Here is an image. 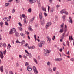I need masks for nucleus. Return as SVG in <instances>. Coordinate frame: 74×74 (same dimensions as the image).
Returning a JSON list of instances; mask_svg holds the SVG:
<instances>
[{
  "label": "nucleus",
  "mask_w": 74,
  "mask_h": 74,
  "mask_svg": "<svg viewBox=\"0 0 74 74\" xmlns=\"http://www.w3.org/2000/svg\"><path fill=\"white\" fill-rule=\"evenodd\" d=\"M39 18L40 19L41 25H44V18H43L42 14L41 12H40L39 14Z\"/></svg>",
  "instance_id": "1"
},
{
  "label": "nucleus",
  "mask_w": 74,
  "mask_h": 74,
  "mask_svg": "<svg viewBox=\"0 0 74 74\" xmlns=\"http://www.w3.org/2000/svg\"><path fill=\"white\" fill-rule=\"evenodd\" d=\"M64 23H62L60 25V28L61 29H60L59 31V33H63V32H64Z\"/></svg>",
  "instance_id": "2"
},
{
  "label": "nucleus",
  "mask_w": 74,
  "mask_h": 74,
  "mask_svg": "<svg viewBox=\"0 0 74 74\" xmlns=\"http://www.w3.org/2000/svg\"><path fill=\"white\" fill-rule=\"evenodd\" d=\"M22 15V17L24 19V25H25L26 26V18H27V17L25 15V14H23Z\"/></svg>",
  "instance_id": "3"
},
{
  "label": "nucleus",
  "mask_w": 74,
  "mask_h": 74,
  "mask_svg": "<svg viewBox=\"0 0 74 74\" xmlns=\"http://www.w3.org/2000/svg\"><path fill=\"white\" fill-rule=\"evenodd\" d=\"M45 41H41L38 43V46L40 48H41V47L45 44Z\"/></svg>",
  "instance_id": "4"
},
{
  "label": "nucleus",
  "mask_w": 74,
  "mask_h": 74,
  "mask_svg": "<svg viewBox=\"0 0 74 74\" xmlns=\"http://www.w3.org/2000/svg\"><path fill=\"white\" fill-rule=\"evenodd\" d=\"M67 31V25H65V27L64 28V32L62 34V37H64L65 36H66V35L65 34Z\"/></svg>",
  "instance_id": "5"
},
{
  "label": "nucleus",
  "mask_w": 74,
  "mask_h": 74,
  "mask_svg": "<svg viewBox=\"0 0 74 74\" xmlns=\"http://www.w3.org/2000/svg\"><path fill=\"white\" fill-rule=\"evenodd\" d=\"M16 32V29L15 28H13L11 29L10 31H9V34H12L13 33H15Z\"/></svg>",
  "instance_id": "6"
},
{
  "label": "nucleus",
  "mask_w": 74,
  "mask_h": 74,
  "mask_svg": "<svg viewBox=\"0 0 74 74\" xmlns=\"http://www.w3.org/2000/svg\"><path fill=\"white\" fill-rule=\"evenodd\" d=\"M44 50L45 51L44 52V53L45 55H48V53L51 52V51L47 49L45 50V49H44Z\"/></svg>",
  "instance_id": "7"
},
{
  "label": "nucleus",
  "mask_w": 74,
  "mask_h": 74,
  "mask_svg": "<svg viewBox=\"0 0 74 74\" xmlns=\"http://www.w3.org/2000/svg\"><path fill=\"white\" fill-rule=\"evenodd\" d=\"M33 69L34 70V71L35 74H38V71H37V70L36 69V68L35 66H33Z\"/></svg>",
  "instance_id": "8"
},
{
  "label": "nucleus",
  "mask_w": 74,
  "mask_h": 74,
  "mask_svg": "<svg viewBox=\"0 0 74 74\" xmlns=\"http://www.w3.org/2000/svg\"><path fill=\"white\" fill-rule=\"evenodd\" d=\"M51 24H52V23L51 22H48L47 23L45 27L46 29H48V27H49V26L50 25H51Z\"/></svg>",
  "instance_id": "9"
},
{
  "label": "nucleus",
  "mask_w": 74,
  "mask_h": 74,
  "mask_svg": "<svg viewBox=\"0 0 74 74\" xmlns=\"http://www.w3.org/2000/svg\"><path fill=\"white\" fill-rule=\"evenodd\" d=\"M46 38L48 42L49 43H51V39L50 37L48 36H47Z\"/></svg>",
  "instance_id": "10"
},
{
  "label": "nucleus",
  "mask_w": 74,
  "mask_h": 74,
  "mask_svg": "<svg viewBox=\"0 0 74 74\" xmlns=\"http://www.w3.org/2000/svg\"><path fill=\"white\" fill-rule=\"evenodd\" d=\"M35 19V17L34 16L32 18H31L30 20L29 21V22L30 23H33V21Z\"/></svg>",
  "instance_id": "11"
},
{
  "label": "nucleus",
  "mask_w": 74,
  "mask_h": 74,
  "mask_svg": "<svg viewBox=\"0 0 74 74\" xmlns=\"http://www.w3.org/2000/svg\"><path fill=\"white\" fill-rule=\"evenodd\" d=\"M27 70H28V71H32V69L31 67H30V66H28L27 68Z\"/></svg>",
  "instance_id": "12"
},
{
  "label": "nucleus",
  "mask_w": 74,
  "mask_h": 74,
  "mask_svg": "<svg viewBox=\"0 0 74 74\" xmlns=\"http://www.w3.org/2000/svg\"><path fill=\"white\" fill-rule=\"evenodd\" d=\"M3 20L5 21H7L9 22L10 21V18L7 17H5L3 18Z\"/></svg>",
  "instance_id": "13"
},
{
  "label": "nucleus",
  "mask_w": 74,
  "mask_h": 74,
  "mask_svg": "<svg viewBox=\"0 0 74 74\" xmlns=\"http://www.w3.org/2000/svg\"><path fill=\"white\" fill-rule=\"evenodd\" d=\"M29 1L31 4H33V3L36 2V0H29Z\"/></svg>",
  "instance_id": "14"
},
{
  "label": "nucleus",
  "mask_w": 74,
  "mask_h": 74,
  "mask_svg": "<svg viewBox=\"0 0 74 74\" xmlns=\"http://www.w3.org/2000/svg\"><path fill=\"white\" fill-rule=\"evenodd\" d=\"M69 18L70 20L68 21L69 22V23H73V20H72V18L71 17H69Z\"/></svg>",
  "instance_id": "15"
},
{
  "label": "nucleus",
  "mask_w": 74,
  "mask_h": 74,
  "mask_svg": "<svg viewBox=\"0 0 74 74\" xmlns=\"http://www.w3.org/2000/svg\"><path fill=\"white\" fill-rule=\"evenodd\" d=\"M63 60V59L61 58H56L54 60L55 61H61V60Z\"/></svg>",
  "instance_id": "16"
},
{
  "label": "nucleus",
  "mask_w": 74,
  "mask_h": 74,
  "mask_svg": "<svg viewBox=\"0 0 74 74\" xmlns=\"http://www.w3.org/2000/svg\"><path fill=\"white\" fill-rule=\"evenodd\" d=\"M0 53H1V54H0V57L1 58L3 59V57H4L3 54L2 52L1 51H0Z\"/></svg>",
  "instance_id": "17"
},
{
  "label": "nucleus",
  "mask_w": 74,
  "mask_h": 74,
  "mask_svg": "<svg viewBox=\"0 0 74 74\" xmlns=\"http://www.w3.org/2000/svg\"><path fill=\"white\" fill-rule=\"evenodd\" d=\"M54 10H55V8L54 7H53L52 8H51L50 9V12H53V11H54Z\"/></svg>",
  "instance_id": "18"
},
{
  "label": "nucleus",
  "mask_w": 74,
  "mask_h": 74,
  "mask_svg": "<svg viewBox=\"0 0 74 74\" xmlns=\"http://www.w3.org/2000/svg\"><path fill=\"white\" fill-rule=\"evenodd\" d=\"M15 36H16V37H19V34L18 32H15Z\"/></svg>",
  "instance_id": "19"
},
{
  "label": "nucleus",
  "mask_w": 74,
  "mask_h": 74,
  "mask_svg": "<svg viewBox=\"0 0 74 74\" xmlns=\"http://www.w3.org/2000/svg\"><path fill=\"white\" fill-rule=\"evenodd\" d=\"M37 2L38 3V4L39 7H41V5L40 4V0H37Z\"/></svg>",
  "instance_id": "20"
},
{
  "label": "nucleus",
  "mask_w": 74,
  "mask_h": 74,
  "mask_svg": "<svg viewBox=\"0 0 74 74\" xmlns=\"http://www.w3.org/2000/svg\"><path fill=\"white\" fill-rule=\"evenodd\" d=\"M0 70L1 73L3 72V66H1L0 67Z\"/></svg>",
  "instance_id": "21"
},
{
  "label": "nucleus",
  "mask_w": 74,
  "mask_h": 74,
  "mask_svg": "<svg viewBox=\"0 0 74 74\" xmlns=\"http://www.w3.org/2000/svg\"><path fill=\"white\" fill-rule=\"evenodd\" d=\"M42 9L43 11H45V12H46V8H44V7L42 6Z\"/></svg>",
  "instance_id": "22"
},
{
  "label": "nucleus",
  "mask_w": 74,
  "mask_h": 74,
  "mask_svg": "<svg viewBox=\"0 0 74 74\" xmlns=\"http://www.w3.org/2000/svg\"><path fill=\"white\" fill-rule=\"evenodd\" d=\"M48 70L49 73H51L53 72V71H52V70L50 68H49Z\"/></svg>",
  "instance_id": "23"
},
{
  "label": "nucleus",
  "mask_w": 74,
  "mask_h": 74,
  "mask_svg": "<svg viewBox=\"0 0 74 74\" xmlns=\"http://www.w3.org/2000/svg\"><path fill=\"white\" fill-rule=\"evenodd\" d=\"M65 10H66L63 9L61 11H60V13L61 14H63V13H64V12Z\"/></svg>",
  "instance_id": "24"
},
{
  "label": "nucleus",
  "mask_w": 74,
  "mask_h": 74,
  "mask_svg": "<svg viewBox=\"0 0 74 74\" xmlns=\"http://www.w3.org/2000/svg\"><path fill=\"white\" fill-rule=\"evenodd\" d=\"M3 24H4V23L3 22L1 21L0 22V25L1 27H3Z\"/></svg>",
  "instance_id": "25"
},
{
  "label": "nucleus",
  "mask_w": 74,
  "mask_h": 74,
  "mask_svg": "<svg viewBox=\"0 0 74 74\" xmlns=\"http://www.w3.org/2000/svg\"><path fill=\"white\" fill-rule=\"evenodd\" d=\"M20 35L21 36H22L23 38L25 37V34H23V33H20Z\"/></svg>",
  "instance_id": "26"
},
{
  "label": "nucleus",
  "mask_w": 74,
  "mask_h": 74,
  "mask_svg": "<svg viewBox=\"0 0 74 74\" xmlns=\"http://www.w3.org/2000/svg\"><path fill=\"white\" fill-rule=\"evenodd\" d=\"M9 3H6L5 4V7H7L9 5Z\"/></svg>",
  "instance_id": "27"
},
{
  "label": "nucleus",
  "mask_w": 74,
  "mask_h": 74,
  "mask_svg": "<svg viewBox=\"0 0 74 74\" xmlns=\"http://www.w3.org/2000/svg\"><path fill=\"white\" fill-rule=\"evenodd\" d=\"M25 44V41L24 40H23L21 42V45H23V44Z\"/></svg>",
  "instance_id": "28"
},
{
  "label": "nucleus",
  "mask_w": 74,
  "mask_h": 74,
  "mask_svg": "<svg viewBox=\"0 0 74 74\" xmlns=\"http://www.w3.org/2000/svg\"><path fill=\"white\" fill-rule=\"evenodd\" d=\"M33 60L34 61V62H35V63H36V64H37V60H36L35 58H34Z\"/></svg>",
  "instance_id": "29"
},
{
  "label": "nucleus",
  "mask_w": 74,
  "mask_h": 74,
  "mask_svg": "<svg viewBox=\"0 0 74 74\" xmlns=\"http://www.w3.org/2000/svg\"><path fill=\"white\" fill-rule=\"evenodd\" d=\"M69 40H73V39L72 36H71L70 37V36H69Z\"/></svg>",
  "instance_id": "30"
},
{
  "label": "nucleus",
  "mask_w": 74,
  "mask_h": 74,
  "mask_svg": "<svg viewBox=\"0 0 74 74\" xmlns=\"http://www.w3.org/2000/svg\"><path fill=\"white\" fill-rule=\"evenodd\" d=\"M47 66H50V64H51V62H50L49 61H48L47 63Z\"/></svg>",
  "instance_id": "31"
},
{
  "label": "nucleus",
  "mask_w": 74,
  "mask_h": 74,
  "mask_svg": "<svg viewBox=\"0 0 74 74\" xmlns=\"http://www.w3.org/2000/svg\"><path fill=\"white\" fill-rule=\"evenodd\" d=\"M32 12V9L31 8L28 9V12Z\"/></svg>",
  "instance_id": "32"
},
{
  "label": "nucleus",
  "mask_w": 74,
  "mask_h": 74,
  "mask_svg": "<svg viewBox=\"0 0 74 74\" xmlns=\"http://www.w3.org/2000/svg\"><path fill=\"white\" fill-rule=\"evenodd\" d=\"M62 18H63V19L64 21H65V18H66V15H63V16H62Z\"/></svg>",
  "instance_id": "33"
},
{
  "label": "nucleus",
  "mask_w": 74,
  "mask_h": 74,
  "mask_svg": "<svg viewBox=\"0 0 74 74\" xmlns=\"http://www.w3.org/2000/svg\"><path fill=\"white\" fill-rule=\"evenodd\" d=\"M27 56H29V57L30 58H31V56H32V55H31V53H29V54H27Z\"/></svg>",
  "instance_id": "34"
},
{
  "label": "nucleus",
  "mask_w": 74,
  "mask_h": 74,
  "mask_svg": "<svg viewBox=\"0 0 74 74\" xmlns=\"http://www.w3.org/2000/svg\"><path fill=\"white\" fill-rule=\"evenodd\" d=\"M64 13L65 14H66V15H68V12L66 11V10H65Z\"/></svg>",
  "instance_id": "35"
},
{
  "label": "nucleus",
  "mask_w": 74,
  "mask_h": 74,
  "mask_svg": "<svg viewBox=\"0 0 74 74\" xmlns=\"http://www.w3.org/2000/svg\"><path fill=\"white\" fill-rule=\"evenodd\" d=\"M56 70V67H53V70L54 71H55Z\"/></svg>",
  "instance_id": "36"
},
{
  "label": "nucleus",
  "mask_w": 74,
  "mask_h": 74,
  "mask_svg": "<svg viewBox=\"0 0 74 74\" xmlns=\"http://www.w3.org/2000/svg\"><path fill=\"white\" fill-rule=\"evenodd\" d=\"M18 30L20 31H22V28L21 27H18Z\"/></svg>",
  "instance_id": "37"
},
{
  "label": "nucleus",
  "mask_w": 74,
  "mask_h": 74,
  "mask_svg": "<svg viewBox=\"0 0 74 74\" xmlns=\"http://www.w3.org/2000/svg\"><path fill=\"white\" fill-rule=\"evenodd\" d=\"M18 25L20 27H22V24H21V23L20 22L18 23Z\"/></svg>",
  "instance_id": "38"
},
{
  "label": "nucleus",
  "mask_w": 74,
  "mask_h": 74,
  "mask_svg": "<svg viewBox=\"0 0 74 74\" xmlns=\"http://www.w3.org/2000/svg\"><path fill=\"white\" fill-rule=\"evenodd\" d=\"M25 52L26 53H27V54H28L29 55V52H28V51H27V50H25Z\"/></svg>",
  "instance_id": "39"
},
{
  "label": "nucleus",
  "mask_w": 74,
  "mask_h": 74,
  "mask_svg": "<svg viewBox=\"0 0 74 74\" xmlns=\"http://www.w3.org/2000/svg\"><path fill=\"white\" fill-rule=\"evenodd\" d=\"M16 43H19V44H20L21 42H19V40L18 39L16 41Z\"/></svg>",
  "instance_id": "40"
},
{
  "label": "nucleus",
  "mask_w": 74,
  "mask_h": 74,
  "mask_svg": "<svg viewBox=\"0 0 74 74\" xmlns=\"http://www.w3.org/2000/svg\"><path fill=\"white\" fill-rule=\"evenodd\" d=\"M26 34H29V33L28 31H25Z\"/></svg>",
  "instance_id": "41"
},
{
  "label": "nucleus",
  "mask_w": 74,
  "mask_h": 74,
  "mask_svg": "<svg viewBox=\"0 0 74 74\" xmlns=\"http://www.w3.org/2000/svg\"><path fill=\"white\" fill-rule=\"evenodd\" d=\"M25 66H28V65H29V63L27 62H26L25 64Z\"/></svg>",
  "instance_id": "42"
},
{
  "label": "nucleus",
  "mask_w": 74,
  "mask_h": 74,
  "mask_svg": "<svg viewBox=\"0 0 74 74\" xmlns=\"http://www.w3.org/2000/svg\"><path fill=\"white\" fill-rule=\"evenodd\" d=\"M9 73L10 74H14V73L12 71H10L9 72Z\"/></svg>",
  "instance_id": "43"
},
{
  "label": "nucleus",
  "mask_w": 74,
  "mask_h": 74,
  "mask_svg": "<svg viewBox=\"0 0 74 74\" xmlns=\"http://www.w3.org/2000/svg\"><path fill=\"white\" fill-rule=\"evenodd\" d=\"M15 10L14 9H13L12 10V13H15Z\"/></svg>",
  "instance_id": "44"
},
{
  "label": "nucleus",
  "mask_w": 74,
  "mask_h": 74,
  "mask_svg": "<svg viewBox=\"0 0 74 74\" xmlns=\"http://www.w3.org/2000/svg\"><path fill=\"white\" fill-rule=\"evenodd\" d=\"M56 74H60V72L58 71H57L56 72Z\"/></svg>",
  "instance_id": "45"
},
{
  "label": "nucleus",
  "mask_w": 74,
  "mask_h": 74,
  "mask_svg": "<svg viewBox=\"0 0 74 74\" xmlns=\"http://www.w3.org/2000/svg\"><path fill=\"white\" fill-rule=\"evenodd\" d=\"M44 14L45 16H47L48 15V14H47L46 13H45V12L44 13Z\"/></svg>",
  "instance_id": "46"
},
{
  "label": "nucleus",
  "mask_w": 74,
  "mask_h": 74,
  "mask_svg": "<svg viewBox=\"0 0 74 74\" xmlns=\"http://www.w3.org/2000/svg\"><path fill=\"white\" fill-rule=\"evenodd\" d=\"M32 49H34L35 48V46H33L31 47Z\"/></svg>",
  "instance_id": "47"
},
{
  "label": "nucleus",
  "mask_w": 74,
  "mask_h": 74,
  "mask_svg": "<svg viewBox=\"0 0 74 74\" xmlns=\"http://www.w3.org/2000/svg\"><path fill=\"white\" fill-rule=\"evenodd\" d=\"M55 38H56L55 36H53V37L52 38V39L53 40H55Z\"/></svg>",
  "instance_id": "48"
},
{
  "label": "nucleus",
  "mask_w": 74,
  "mask_h": 74,
  "mask_svg": "<svg viewBox=\"0 0 74 74\" xmlns=\"http://www.w3.org/2000/svg\"><path fill=\"white\" fill-rule=\"evenodd\" d=\"M3 47H5V48H6V44H5V43H4L3 44Z\"/></svg>",
  "instance_id": "49"
},
{
  "label": "nucleus",
  "mask_w": 74,
  "mask_h": 74,
  "mask_svg": "<svg viewBox=\"0 0 74 74\" xmlns=\"http://www.w3.org/2000/svg\"><path fill=\"white\" fill-rule=\"evenodd\" d=\"M36 35H34V37L35 38V41H37V39H36Z\"/></svg>",
  "instance_id": "50"
},
{
  "label": "nucleus",
  "mask_w": 74,
  "mask_h": 74,
  "mask_svg": "<svg viewBox=\"0 0 74 74\" xmlns=\"http://www.w3.org/2000/svg\"><path fill=\"white\" fill-rule=\"evenodd\" d=\"M47 7H48V12H49V8H50V7L49 6H47Z\"/></svg>",
  "instance_id": "51"
},
{
  "label": "nucleus",
  "mask_w": 74,
  "mask_h": 74,
  "mask_svg": "<svg viewBox=\"0 0 74 74\" xmlns=\"http://www.w3.org/2000/svg\"><path fill=\"white\" fill-rule=\"evenodd\" d=\"M5 24L6 26H8V23H7V22H5Z\"/></svg>",
  "instance_id": "52"
},
{
  "label": "nucleus",
  "mask_w": 74,
  "mask_h": 74,
  "mask_svg": "<svg viewBox=\"0 0 74 74\" xmlns=\"http://www.w3.org/2000/svg\"><path fill=\"white\" fill-rule=\"evenodd\" d=\"M23 57H24V58H25V59H26L27 58L26 56L25 55V54H24L23 55Z\"/></svg>",
  "instance_id": "53"
},
{
  "label": "nucleus",
  "mask_w": 74,
  "mask_h": 74,
  "mask_svg": "<svg viewBox=\"0 0 74 74\" xmlns=\"http://www.w3.org/2000/svg\"><path fill=\"white\" fill-rule=\"evenodd\" d=\"M70 60H71V61H72V62H73V61H74V59L73 58H71L70 59Z\"/></svg>",
  "instance_id": "54"
},
{
  "label": "nucleus",
  "mask_w": 74,
  "mask_h": 74,
  "mask_svg": "<svg viewBox=\"0 0 74 74\" xmlns=\"http://www.w3.org/2000/svg\"><path fill=\"white\" fill-rule=\"evenodd\" d=\"M3 53L4 54V55H5V53H6V51H4L3 52Z\"/></svg>",
  "instance_id": "55"
},
{
  "label": "nucleus",
  "mask_w": 74,
  "mask_h": 74,
  "mask_svg": "<svg viewBox=\"0 0 74 74\" xmlns=\"http://www.w3.org/2000/svg\"><path fill=\"white\" fill-rule=\"evenodd\" d=\"M66 44L68 46H69V41H67Z\"/></svg>",
  "instance_id": "56"
},
{
  "label": "nucleus",
  "mask_w": 74,
  "mask_h": 74,
  "mask_svg": "<svg viewBox=\"0 0 74 74\" xmlns=\"http://www.w3.org/2000/svg\"><path fill=\"white\" fill-rule=\"evenodd\" d=\"M27 47L28 48V49H32V47H29L28 46Z\"/></svg>",
  "instance_id": "57"
},
{
  "label": "nucleus",
  "mask_w": 74,
  "mask_h": 74,
  "mask_svg": "<svg viewBox=\"0 0 74 74\" xmlns=\"http://www.w3.org/2000/svg\"><path fill=\"white\" fill-rule=\"evenodd\" d=\"M16 67H18L19 66V64L18 63H16Z\"/></svg>",
  "instance_id": "58"
},
{
  "label": "nucleus",
  "mask_w": 74,
  "mask_h": 74,
  "mask_svg": "<svg viewBox=\"0 0 74 74\" xmlns=\"http://www.w3.org/2000/svg\"><path fill=\"white\" fill-rule=\"evenodd\" d=\"M25 46L26 47H27L29 46V45L27 43H26L25 44Z\"/></svg>",
  "instance_id": "59"
},
{
  "label": "nucleus",
  "mask_w": 74,
  "mask_h": 74,
  "mask_svg": "<svg viewBox=\"0 0 74 74\" xmlns=\"http://www.w3.org/2000/svg\"><path fill=\"white\" fill-rule=\"evenodd\" d=\"M22 15H20V18L21 19H22Z\"/></svg>",
  "instance_id": "60"
},
{
  "label": "nucleus",
  "mask_w": 74,
  "mask_h": 74,
  "mask_svg": "<svg viewBox=\"0 0 74 74\" xmlns=\"http://www.w3.org/2000/svg\"><path fill=\"white\" fill-rule=\"evenodd\" d=\"M69 32H68V33L66 34V36H65V37H67L69 36Z\"/></svg>",
  "instance_id": "61"
},
{
  "label": "nucleus",
  "mask_w": 74,
  "mask_h": 74,
  "mask_svg": "<svg viewBox=\"0 0 74 74\" xmlns=\"http://www.w3.org/2000/svg\"><path fill=\"white\" fill-rule=\"evenodd\" d=\"M31 27H32L30 26V25H29V28H28V30H29L31 28Z\"/></svg>",
  "instance_id": "62"
},
{
  "label": "nucleus",
  "mask_w": 74,
  "mask_h": 74,
  "mask_svg": "<svg viewBox=\"0 0 74 74\" xmlns=\"http://www.w3.org/2000/svg\"><path fill=\"white\" fill-rule=\"evenodd\" d=\"M19 57L20 58H22V56L21 55H19Z\"/></svg>",
  "instance_id": "63"
},
{
  "label": "nucleus",
  "mask_w": 74,
  "mask_h": 74,
  "mask_svg": "<svg viewBox=\"0 0 74 74\" xmlns=\"http://www.w3.org/2000/svg\"><path fill=\"white\" fill-rule=\"evenodd\" d=\"M60 7V6L59 5H58L57 6H56V7L58 9V8L59 7Z\"/></svg>",
  "instance_id": "64"
}]
</instances>
